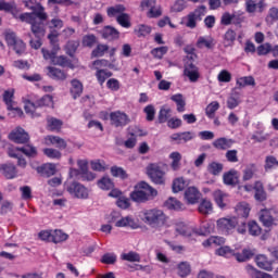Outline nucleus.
<instances>
[{
	"instance_id": "nucleus-8",
	"label": "nucleus",
	"mask_w": 278,
	"mask_h": 278,
	"mask_svg": "<svg viewBox=\"0 0 278 278\" xmlns=\"http://www.w3.org/2000/svg\"><path fill=\"white\" fill-rule=\"evenodd\" d=\"M112 223H114L115 227H129L130 229H138V224L131 216L121 217L118 213H113Z\"/></svg>"
},
{
	"instance_id": "nucleus-59",
	"label": "nucleus",
	"mask_w": 278,
	"mask_h": 278,
	"mask_svg": "<svg viewBox=\"0 0 278 278\" xmlns=\"http://www.w3.org/2000/svg\"><path fill=\"white\" fill-rule=\"evenodd\" d=\"M16 4L14 2L0 1V12H11L14 14Z\"/></svg>"
},
{
	"instance_id": "nucleus-39",
	"label": "nucleus",
	"mask_w": 278,
	"mask_h": 278,
	"mask_svg": "<svg viewBox=\"0 0 278 278\" xmlns=\"http://www.w3.org/2000/svg\"><path fill=\"white\" fill-rule=\"evenodd\" d=\"M169 160H172V163H170L172 170H179V168H181V153L172 152L169 154Z\"/></svg>"
},
{
	"instance_id": "nucleus-9",
	"label": "nucleus",
	"mask_w": 278,
	"mask_h": 278,
	"mask_svg": "<svg viewBox=\"0 0 278 278\" xmlns=\"http://www.w3.org/2000/svg\"><path fill=\"white\" fill-rule=\"evenodd\" d=\"M148 175L153 184H164V170L159 164L152 163L147 167Z\"/></svg>"
},
{
	"instance_id": "nucleus-17",
	"label": "nucleus",
	"mask_w": 278,
	"mask_h": 278,
	"mask_svg": "<svg viewBox=\"0 0 278 278\" xmlns=\"http://www.w3.org/2000/svg\"><path fill=\"white\" fill-rule=\"evenodd\" d=\"M175 231L178 233V236H184L185 238H192L197 231H194V228L186 225V223L178 222L175 225Z\"/></svg>"
},
{
	"instance_id": "nucleus-51",
	"label": "nucleus",
	"mask_w": 278,
	"mask_h": 278,
	"mask_svg": "<svg viewBox=\"0 0 278 278\" xmlns=\"http://www.w3.org/2000/svg\"><path fill=\"white\" fill-rule=\"evenodd\" d=\"M121 260H124V262H140V254L135 251H130L127 253H123L121 255Z\"/></svg>"
},
{
	"instance_id": "nucleus-25",
	"label": "nucleus",
	"mask_w": 278,
	"mask_h": 278,
	"mask_svg": "<svg viewBox=\"0 0 278 278\" xmlns=\"http://www.w3.org/2000/svg\"><path fill=\"white\" fill-rule=\"evenodd\" d=\"M213 198L214 201L216 203V205L220 208V210H225V207H227V193L220 191V190H216L213 192Z\"/></svg>"
},
{
	"instance_id": "nucleus-19",
	"label": "nucleus",
	"mask_w": 278,
	"mask_h": 278,
	"mask_svg": "<svg viewBox=\"0 0 278 278\" xmlns=\"http://www.w3.org/2000/svg\"><path fill=\"white\" fill-rule=\"evenodd\" d=\"M266 0H245V10L249 14H253L256 10H264L266 8Z\"/></svg>"
},
{
	"instance_id": "nucleus-32",
	"label": "nucleus",
	"mask_w": 278,
	"mask_h": 278,
	"mask_svg": "<svg viewBox=\"0 0 278 278\" xmlns=\"http://www.w3.org/2000/svg\"><path fill=\"white\" fill-rule=\"evenodd\" d=\"M198 211L200 214L207 216V214H212V212H214V205L212 204V201L203 199L199 204Z\"/></svg>"
},
{
	"instance_id": "nucleus-29",
	"label": "nucleus",
	"mask_w": 278,
	"mask_h": 278,
	"mask_svg": "<svg viewBox=\"0 0 278 278\" xmlns=\"http://www.w3.org/2000/svg\"><path fill=\"white\" fill-rule=\"evenodd\" d=\"M102 37L105 38V40H118L121 33L112 26H105L102 29Z\"/></svg>"
},
{
	"instance_id": "nucleus-63",
	"label": "nucleus",
	"mask_w": 278,
	"mask_h": 278,
	"mask_svg": "<svg viewBox=\"0 0 278 278\" xmlns=\"http://www.w3.org/2000/svg\"><path fill=\"white\" fill-rule=\"evenodd\" d=\"M116 21L118 25H121L122 27H125V28L131 27V22H129V14L127 13H124L117 16Z\"/></svg>"
},
{
	"instance_id": "nucleus-6",
	"label": "nucleus",
	"mask_w": 278,
	"mask_h": 278,
	"mask_svg": "<svg viewBox=\"0 0 278 278\" xmlns=\"http://www.w3.org/2000/svg\"><path fill=\"white\" fill-rule=\"evenodd\" d=\"M216 225H217V230L220 231V233H225L226 236H229V233H232L233 229L238 227V218L222 217L217 219Z\"/></svg>"
},
{
	"instance_id": "nucleus-26",
	"label": "nucleus",
	"mask_w": 278,
	"mask_h": 278,
	"mask_svg": "<svg viewBox=\"0 0 278 278\" xmlns=\"http://www.w3.org/2000/svg\"><path fill=\"white\" fill-rule=\"evenodd\" d=\"M48 77L51 79H55L56 81H64L66 79L67 75L64 71L58 68V67H48Z\"/></svg>"
},
{
	"instance_id": "nucleus-56",
	"label": "nucleus",
	"mask_w": 278,
	"mask_h": 278,
	"mask_svg": "<svg viewBox=\"0 0 278 278\" xmlns=\"http://www.w3.org/2000/svg\"><path fill=\"white\" fill-rule=\"evenodd\" d=\"M212 42H214V40H212L211 37L206 38V37H199L198 41H197V47L199 49H212Z\"/></svg>"
},
{
	"instance_id": "nucleus-5",
	"label": "nucleus",
	"mask_w": 278,
	"mask_h": 278,
	"mask_svg": "<svg viewBox=\"0 0 278 278\" xmlns=\"http://www.w3.org/2000/svg\"><path fill=\"white\" fill-rule=\"evenodd\" d=\"M206 12L205 5L197 8L193 12H190L186 17L182 18L184 25H186L189 29H194L197 27V23L203 21V16H205Z\"/></svg>"
},
{
	"instance_id": "nucleus-61",
	"label": "nucleus",
	"mask_w": 278,
	"mask_h": 278,
	"mask_svg": "<svg viewBox=\"0 0 278 278\" xmlns=\"http://www.w3.org/2000/svg\"><path fill=\"white\" fill-rule=\"evenodd\" d=\"M236 18L238 15L226 12L222 15L220 23L222 25H231V23H236Z\"/></svg>"
},
{
	"instance_id": "nucleus-41",
	"label": "nucleus",
	"mask_w": 278,
	"mask_h": 278,
	"mask_svg": "<svg viewBox=\"0 0 278 278\" xmlns=\"http://www.w3.org/2000/svg\"><path fill=\"white\" fill-rule=\"evenodd\" d=\"M31 34L35 36L37 39H30V47L31 49H40L42 47V38H45V34H47V29L45 28L43 24V34L42 35H37L31 30Z\"/></svg>"
},
{
	"instance_id": "nucleus-35",
	"label": "nucleus",
	"mask_w": 278,
	"mask_h": 278,
	"mask_svg": "<svg viewBox=\"0 0 278 278\" xmlns=\"http://www.w3.org/2000/svg\"><path fill=\"white\" fill-rule=\"evenodd\" d=\"M254 199L255 201H258L262 203L263 201H266V191H264V185L262 182L256 181L254 185Z\"/></svg>"
},
{
	"instance_id": "nucleus-20",
	"label": "nucleus",
	"mask_w": 278,
	"mask_h": 278,
	"mask_svg": "<svg viewBox=\"0 0 278 278\" xmlns=\"http://www.w3.org/2000/svg\"><path fill=\"white\" fill-rule=\"evenodd\" d=\"M235 212L237 216H240L241 218H249V214H251V204L247 202H239L235 206Z\"/></svg>"
},
{
	"instance_id": "nucleus-58",
	"label": "nucleus",
	"mask_w": 278,
	"mask_h": 278,
	"mask_svg": "<svg viewBox=\"0 0 278 278\" xmlns=\"http://www.w3.org/2000/svg\"><path fill=\"white\" fill-rule=\"evenodd\" d=\"M12 210H14V203L4 200L1 202L0 205V214L3 216L5 214H10V212H12Z\"/></svg>"
},
{
	"instance_id": "nucleus-48",
	"label": "nucleus",
	"mask_w": 278,
	"mask_h": 278,
	"mask_svg": "<svg viewBox=\"0 0 278 278\" xmlns=\"http://www.w3.org/2000/svg\"><path fill=\"white\" fill-rule=\"evenodd\" d=\"M248 231L250 236H254V237L262 235V228L254 220L248 223Z\"/></svg>"
},
{
	"instance_id": "nucleus-57",
	"label": "nucleus",
	"mask_w": 278,
	"mask_h": 278,
	"mask_svg": "<svg viewBox=\"0 0 278 278\" xmlns=\"http://www.w3.org/2000/svg\"><path fill=\"white\" fill-rule=\"evenodd\" d=\"M135 34L138 36V38H141V36H149V34H151V28L150 26L140 24L135 28Z\"/></svg>"
},
{
	"instance_id": "nucleus-4",
	"label": "nucleus",
	"mask_w": 278,
	"mask_h": 278,
	"mask_svg": "<svg viewBox=\"0 0 278 278\" xmlns=\"http://www.w3.org/2000/svg\"><path fill=\"white\" fill-rule=\"evenodd\" d=\"M38 108H53V97L46 94L35 102L27 100L24 106L26 114H30L33 118H38V116H40V114L36 112Z\"/></svg>"
},
{
	"instance_id": "nucleus-60",
	"label": "nucleus",
	"mask_w": 278,
	"mask_h": 278,
	"mask_svg": "<svg viewBox=\"0 0 278 278\" xmlns=\"http://www.w3.org/2000/svg\"><path fill=\"white\" fill-rule=\"evenodd\" d=\"M207 170L211 175H220L223 173V164L212 162L208 164Z\"/></svg>"
},
{
	"instance_id": "nucleus-49",
	"label": "nucleus",
	"mask_w": 278,
	"mask_h": 278,
	"mask_svg": "<svg viewBox=\"0 0 278 278\" xmlns=\"http://www.w3.org/2000/svg\"><path fill=\"white\" fill-rule=\"evenodd\" d=\"M83 47H88L89 49H92V47H94V45H97V36L89 34V35H85L83 37V41H81Z\"/></svg>"
},
{
	"instance_id": "nucleus-14",
	"label": "nucleus",
	"mask_w": 278,
	"mask_h": 278,
	"mask_svg": "<svg viewBox=\"0 0 278 278\" xmlns=\"http://www.w3.org/2000/svg\"><path fill=\"white\" fill-rule=\"evenodd\" d=\"M2 99L8 108V110H13L18 116L23 114V111L14 106V88L5 90L2 94Z\"/></svg>"
},
{
	"instance_id": "nucleus-27",
	"label": "nucleus",
	"mask_w": 278,
	"mask_h": 278,
	"mask_svg": "<svg viewBox=\"0 0 278 278\" xmlns=\"http://www.w3.org/2000/svg\"><path fill=\"white\" fill-rule=\"evenodd\" d=\"M71 86L72 87L70 89V92L73 99H79V97H81V94L84 93V85L81 84V81L73 79L71 81Z\"/></svg>"
},
{
	"instance_id": "nucleus-47",
	"label": "nucleus",
	"mask_w": 278,
	"mask_h": 278,
	"mask_svg": "<svg viewBox=\"0 0 278 278\" xmlns=\"http://www.w3.org/2000/svg\"><path fill=\"white\" fill-rule=\"evenodd\" d=\"M237 85L239 88H244L247 86H255V78L253 76H244L237 79Z\"/></svg>"
},
{
	"instance_id": "nucleus-16",
	"label": "nucleus",
	"mask_w": 278,
	"mask_h": 278,
	"mask_svg": "<svg viewBox=\"0 0 278 278\" xmlns=\"http://www.w3.org/2000/svg\"><path fill=\"white\" fill-rule=\"evenodd\" d=\"M9 138L17 144H25V142L29 141V135L23 128H17L16 130H13L9 135Z\"/></svg>"
},
{
	"instance_id": "nucleus-31",
	"label": "nucleus",
	"mask_w": 278,
	"mask_h": 278,
	"mask_svg": "<svg viewBox=\"0 0 278 278\" xmlns=\"http://www.w3.org/2000/svg\"><path fill=\"white\" fill-rule=\"evenodd\" d=\"M190 182H188V180H186L184 177H178L174 179L172 190L175 193L182 192V190H186V188H188Z\"/></svg>"
},
{
	"instance_id": "nucleus-1",
	"label": "nucleus",
	"mask_w": 278,
	"mask_h": 278,
	"mask_svg": "<svg viewBox=\"0 0 278 278\" xmlns=\"http://www.w3.org/2000/svg\"><path fill=\"white\" fill-rule=\"evenodd\" d=\"M25 8L31 10V13L14 14V17L22 23H28L30 29L37 36H42L45 34V22L49 18L47 12H45V7L36 2V0H23Z\"/></svg>"
},
{
	"instance_id": "nucleus-10",
	"label": "nucleus",
	"mask_w": 278,
	"mask_h": 278,
	"mask_svg": "<svg viewBox=\"0 0 278 278\" xmlns=\"http://www.w3.org/2000/svg\"><path fill=\"white\" fill-rule=\"evenodd\" d=\"M111 125L113 127H125L129 125V115L125 112L115 111L110 114Z\"/></svg>"
},
{
	"instance_id": "nucleus-34",
	"label": "nucleus",
	"mask_w": 278,
	"mask_h": 278,
	"mask_svg": "<svg viewBox=\"0 0 278 278\" xmlns=\"http://www.w3.org/2000/svg\"><path fill=\"white\" fill-rule=\"evenodd\" d=\"M172 116L173 109H170L168 105H163L159 112V123H168Z\"/></svg>"
},
{
	"instance_id": "nucleus-43",
	"label": "nucleus",
	"mask_w": 278,
	"mask_h": 278,
	"mask_svg": "<svg viewBox=\"0 0 278 278\" xmlns=\"http://www.w3.org/2000/svg\"><path fill=\"white\" fill-rule=\"evenodd\" d=\"M172 101L177 105V112L186 111V100H184V96L181 93H177L172 96Z\"/></svg>"
},
{
	"instance_id": "nucleus-38",
	"label": "nucleus",
	"mask_w": 278,
	"mask_h": 278,
	"mask_svg": "<svg viewBox=\"0 0 278 278\" xmlns=\"http://www.w3.org/2000/svg\"><path fill=\"white\" fill-rule=\"evenodd\" d=\"M46 141L53 144L56 149H66V141L58 136H48L46 137Z\"/></svg>"
},
{
	"instance_id": "nucleus-11",
	"label": "nucleus",
	"mask_w": 278,
	"mask_h": 278,
	"mask_svg": "<svg viewBox=\"0 0 278 278\" xmlns=\"http://www.w3.org/2000/svg\"><path fill=\"white\" fill-rule=\"evenodd\" d=\"M192 62L193 61H185L184 75L191 84H195V81H199L201 74L199 73V67Z\"/></svg>"
},
{
	"instance_id": "nucleus-42",
	"label": "nucleus",
	"mask_w": 278,
	"mask_h": 278,
	"mask_svg": "<svg viewBox=\"0 0 278 278\" xmlns=\"http://www.w3.org/2000/svg\"><path fill=\"white\" fill-rule=\"evenodd\" d=\"M255 173H257V166L251 164L248 165L244 169H243V181H250V179H253V177H255Z\"/></svg>"
},
{
	"instance_id": "nucleus-50",
	"label": "nucleus",
	"mask_w": 278,
	"mask_h": 278,
	"mask_svg": "<svg viewBox=\"0 0 278 278\" xmlns=\"http://www.w3.org/2000/svg\"><path fill=\"white\" fill-rule=\"evenodd\" d=\"M96 76L99 84L103 86V84H105V79H110V77H112V72L106 70H98Z\"/></svg>"
},
{
	"instance_id": "nucleus-13",
	"label": "nucleus",
	"mask_w": 278,
	"mask_h": 278,
	"mask_svg": "<svg viewBox=\"0 0 278 278\" xmlns=\"http://www.w3.org/2000/svg\"><path fill=\"white\" fill-rule=\"evenodd\" d=\"M5 40L10 47H13L15 53L21 55V53H25V42L23 40L16 38L14 33H8L5 35Z\"/></svg>"
},
{
	"instance_id": "nucleus-52",
	"label": "nucleus",
	"mask_w": 278,
	"mask_h": 278,
	"mask_svg": "<svg viewBox=\"0 0 278 278\" xmlns=\"http://www.w3.org/2000/svg\"><path fill=\"white\" fill-rule=\"evenodd\" d=\"M98 188H100L101 190H112V188H114V182L112 181V179L103 177L98 180Z\"/></svg>"
},
{
	"instance_id": "nucleus-36",
	"label": "nucleus",
	"mask_w": 278,
	"mask_h": 278,
	"mask_svg": "<svg viewBox=\"0 0 278 278\" xmlns=\"http://www.w3.org/2000/svg\"><path fill=\"white\" fill-rule=\"evenodd\" d=\"M165 207H167L168 210H176V212H181L182 210H186L184 203H181L179 200L175 198H169L165 202Z\"/></svg>"
},
{
	"instance_id": "nucleus-21",
	"label": "nucleus",
	"mask_w": 278,
	"mask_h": 278,
	"mask_svg": "<svg viewBox=\"0 0 278 278\" xmlns=\"http://www.w3.org/2000/svg\"><path fill=\"white\" fill-rule=\"evenodd\" d=\"M240 179V175H238V170L230 169L229 172L225 173L223 176L224 184L226 186H236Z\"/></svg>"
},
{
	"instance_id": "nucleus-54",
	"label": "nucleus",
	"mask_w": 278,
	"mask_h": 278,
	"mask_svg": "<svg viewBox=\"0 0 278 278\" xmlns=\"http://www.w3.org/2000/svg\"><path fill=\"white\" fill-rule=\"evenodd\" d=\"M52 64H56L58 66L74 68L73 63L66 56H55Z\"/></svg>"
},
{
	"instance_id": "nucleus-12",
	"label": "nucleus",
	"mask_w": 278,
	"mask_h": 278,
	"mask_svg": "<svg viewBox=\"0 0 278 278\" xmlns=\"http://www.w3.org/2000/svg\"><path fill=\"white\" fill-rule=\"evenodd\" d=\"M21 153H24V155H27V157H36L38 152L36 151V148L33 146H24L22 148H9V156L10 157H20Z\"/></svg>"
},
{
	"instance_id": "nucleus-7",
	"label": "nucleus",
	"mask_w": 278,
	"mask_h": 278,
	"mask_svg": "<svg viewBox=\"0 0 278 278\" xmlns=\"http://www.w3.org/2000/svg\"><path fill=\"white\" fill-rule=\"evenodd\" d=\"M66 191L74 199H88L90 191L80 182L74 181L66 186Z\"/></svg>"
},
{
	"instance_id": "nucleus-24",
	"label": "nucleus",
	"mask_w": 278,
	"mask_h": 278,
	"mask_svg": "<svg viewBox=\"0 0 278 278\" xmlns=\"http://www.w3.org/2000/svg\"><path fill=\"white\" fill-rule=\"evenodd\" d=\"M142 136H147V132L140 129H137L134 132H130V137L124 142V147H126V149H134V147H136V143L138 142L136 138L142 137Z\"/></svg>"
},
{
	"instance_id": "nucleus-22",
	"label": "nucleus",
	"mask_w": 278,
	"mask_h": 278,
	"mask_svg": "<svg viewBox=\"0 0 278 278\" xmlns=\"http://www.w3.org/2000/svg\"><path fill=\"white\" fill-rule=\"evenodd\" d=\"M0 173L3 174L7 179H14V177H16V166L12 163L2 164L0 165Z\"/></svg>"
},
{
	"instance_id": "nucleus-40",
	"label": "nucleus",
	"mask_w": 278,
	"mask_h": 278,
	"mask_svg": "<svg viewBox=\"0 0 278 278\" xmlns=\"http://www.w3.org/2000/svg\"><path fill=\"white\" fill-rule=\"evenodd\" d=\"M218 110H220V103H218V101H213L205 108V115L207 118H214Z\"/></svg>"
},
{
	"instance_id": "nucleus-28",
	"label": "nucleus",
	"mask_w": 278,
	"mask_h": 278,
	"mask_svg": "<svg viewBox=\"0 0 278 278\" xmlns=\"http://www.w3.org/2000/svg\"><path fill=\"white\" fill-rule=\"evenodd\" d=\"M233 146V140L227 139L225 137L218 138L213 142V147L219 151H227Z\"/></svg>"
},
{
	"instance_id": "nucleus-53",
	"label": "nucleus",
	"mask_w": 278,
	"mask_h": 278,
	"mask_svg": "<svg viewBox=\"0 0 278 278\" xmlns=\"http://www.w3.org/2000/svg\"><path fill=\"white\" fill-rule=\"evenodd\" d=\"M109 49L110 47H108V45H98L96 49L92 50L91 55L92 58H103Z\"/></svg>"
},
{
	"instance_id": "nucleus-46",
	"label": "nucleus",
	"mask_w": 278,
	"mask_h": 278,
	"mask_svg": "<svg viewBox=\"0 0 278 278\" xmlns=\"http://www.w3.org/2000/svg\"><path fill=\"white\" fill-rule=\"evenodd\" d=\"M220 244H225L223 237H211L203 242V247H220Z\"/></svg>"
},
{
	"instance_id": "nucleus-23",
	"label": "nucleus",
	"mask_w": 278,
	"mask_h": 278,
	"mask_svg": "<svg viewBox=\"0 0 278 278\" xmlns=\"http://www.w3.org/2000/svg\"><path fill=\"white\" fill-rule=\"evenodd\" d=\"M256 266L263 270H267L268 273L273 271V261H269L264 254L256 256Z\"/></svg>"
},
{
	"instance_id": "nucleus-30",
	"label": "nucleus",
	"mask_w": 278,
	"mask_h": 278,
	"mask_svg": "<svg viewBox=\"0 0 278 278\" xmlns=\"http://www.w3.org/2000/svg\"><path fill=\"white\" fill-rule=\"evenodd\" d=\"M260 220L264 227H273V225H275V218L268 210H262L260 212Z\"/></svg>"
},
{
	"instance_id": "nucleus-64",
	"label": "nucleus",
	"mask_w": 278,
	"mask_h": 278,
	"mask_svg": "<svg viewBox=\"0 0 278 278\" xmlns=\"http://www.w3.org/2000/svg\"><path fill=\"white\" fill-rule=\"evenodd\" d=\"M190 264L182 262L178 265V275L179 277H188L190 275Z\"/></svg>"
},
{
	"instance_id": "nucleus-33",
	"label": "nucleus",
	"mask_w": 278,
	"mask_h": 278,
	"mask_svg": "<svg viewBox=\"0 0 278 278\" xmlns=\"http://www.w3.org/2000/svg\"><path fill=\"white\" fill-rule=\"evenodd\" d=\"M124 12H125V5L123 4H116L106 9V14L109 18L117 20L118 16H121V14H123Z\"/></svg>"
},
{
	"instance_id": "nucleus-15",
	"label": "nucleus",
	"mask_w": 278,
	"mask_h": 278,
	"mask_svg": "<svg viewBox=\"0 0 278 278\" xmlns=\"http://www.w3.org/2000/svg\"><path fill=\"white\" fill-rule=\"evenodd\" d=\"M184 197L189 205H195V203H199V199H201V191L197 187H189L186 189Z\"/></svg>"
},
{
	"instance_id": "nucleus-62",
	"label": "nucleus",
	"mask_w": 278,
	"mask_h": 278,
	"mask_svg": "<svg viewBox=\"0 0 278 278\" xmlns=\"http://www.w3.org/2000/svg\"><path fill=\"white\" fill-rule=\"evenodd\" d=\"M39 173H43L48 177H51L55 174V165L54 164H46L42 167L38 168Z\"/></svg>"
},
{
	"instance_id": "nucleus-44",
	"label": "nucleus",
	"mask_w": 278,
	"mask_h": 278,
	"mask_svg": "<svg viewBox=\"0 0 278 278\" xmlns=\"http://www.w3.org/2000/svg\"><path fill=\"white\" fill-rule=\"evenodd\" d=\"M66 240H68V235L64 233L62 230H52V242L54 244L66 242Z\"/></svg>"
},
{
	"instance_id": "nucleus-2",
	"label": "nucleus",
	"mask_w": 278,
	"mask_h": 278,
	"mask_svg": "<svg viewBox=\"0 0 278 278\" xmlns=\"http://www.w3.org/2000/svg\"><path fill=\"white\" fill-rule=\"evenodd\" d=\"M141 220L152 229H160L166 225L168 217L160 208H149L141 212Z\"/></svg>"
},
{
	"instance_id": "nucleus-45",
	"label": "nucleus",
	"mask_w": 278,
	"mask_h": 278,
	"mask_svg": "<svg viewBox=\"0 0 278 278\" xmlns=\"http://www.w3.org/2000/svg\"><path fill=\"white\" fill-rule=\"evenodd\" d=\"M236 42V31L228 29L224 35V47H233Z\"/></svg>"
},
{
	"instance_id": "nucleus-55",
	"label": "nucleus",
	"mask_w": 278,
	"mask_h": 278,
	"mask_svg": "<svg viewBox=\"0 0 278 278\" xmlns=\"http://www.w3.org/2000/svg\"><path fill=\"white\" fill-rule=\"evenodd\" d=\"M43 153L47 157H50V160H60V157H62V152L53 148L43 149Z\"/></svg>"
},
{
	"instance_id": "nucleus-3",
	"label": "nucleus",
	"mask_w": 278,
	"mask_h": 278,
	"mask_svg": "<svg viewBox=\"0 0 278 278\" xmlns=\"http://www.w3.org/2000/svg\"><path fill=\"white\" fill-rule=\"evenodd\" d=\"M155 197H157V190L147 182L138 184L130 193V199L135 201V203H147V201H153Z\"/></svg>"
},
{
	"instance_id": "nucleus-37",
	"label": "nucleus",
	"mask_w": 278,
	"mask_h": 278,
	"mask_svg": "<svg viewBox=\"0 0 278 278\" xmlns=\"http://www.w3.org/2000/svg\"><path fill=\"white\" fill-rule=\"evenodd\" d=\"M47 125H48V129L50 131H60V129H62V125H64V123L61 119L49 116V117H47Z\"/></svg>"
},
{
	"instance_id": "nucleus-18",
	"label": "nucleus",
	"mask_w": 278,
	"mask_h": 278,
	"mask_svg": "<svg viewBox=\"0 0 278 278\" xmlns=\"http://www.w3.org/2000/svg\"><path fill=\"white\" fill-rule=\"evenodd\" d=\"M172 140L174 142H177V144H186V142H190V140H193L194 132L192 131H185V132H176L170 136Z\"/></svg>"
}]
</instances>
